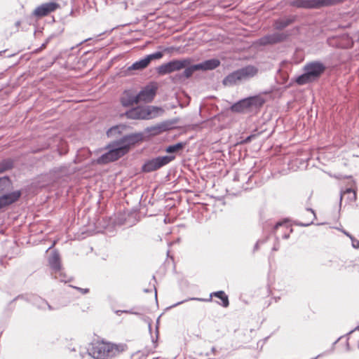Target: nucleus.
Wrapping results in <instances>:
<instances>
[{
	"label": "nucleus",
	"instance_id": "1",
	"mask_svg": "<svg viewBox=\"0 0 359 359\" xmlns=\"http://www.w3.org/2000/svg\"><path fill=\"white\" fill-rule=\"evenodd\" d=\"M143 135L142 133H133L124 136L120 140L115 142L108 152L99 157L97 163L105 164L116 161L129 151L131 145L141 141Z\"/></svg>",
	"mask_w": 359,
	"mask_h": 359
},
{
	"label": "nucleus",
	"instance_id": "2",
	"mask_svg": "<svg viewBox=\"0 0 359 359\" xmlns=\"http://www.w3.org/2000/svg\"><path fill=\"white\" fill-rule=\"evenodd\" d=\"M124 344H114L107 341H95L92 342L88 353L94 359H112L126 350Z\"/></svg>",
	"mask_w": 359,
	"mask_h": 359
},
{
	"label": "nucleus",
	"instance_id": "3",
	"mask_svg": "<svg viewBox=\"0 0 359 359\" xmlns=\"http://www.w3.org/2000/svg\"><path fill=\"white\" fill-rule=\"evenodd\" d=\"M325 66L320 62L313 61L306 64L304 73L296 79L299 85H304L318 79L325 70Z\"/></svg>",
	"mask_w": 359,
	"mask_h": 359
},
{
	"label": "nucleus",
	"instance_id": "4",
	"mask_svg": "<svg viewBox=\"0 0 359 359\" xmlns=\"http://www.w3.org/2000/svg\"><path fill=\"white\" fill-rule=\"evenodd\" d=\"M258 69L252 65H248L229 74L223 80L224 86H233L248 81L257 75Z\"/></svg>",
	"mask_w": 359,
	"mask_h": 359
},
{
	"label": "nucleus",
	"instance_id": "5",
	"mask_svg": "<svg viewBox=\"0 0 359 359\" xmlns=\"http://www.w3.org/2000/svg\"><path fill=\"white\" fill-rule=\"evenodd\" d=\"M264 100L259 96L250 97L241 100L231 107V110L236 113H245L259 108Z\"/></svg>",
	"mask_w": 359,
	"mask_h": 359
},
{
	"label": "nucleus",
	"instance_id": "6",
	"mask_svg": "<svg viewBox=\"0 0 359 359\" xmlns=\"http://www.w3.org/2000/svg\"><path fill=\"white\" fill-rule=\"evenodd\" d=\"M158 110V107L152 106L137 107L126 111V115L131 119H150L155 116L154 114Z\"/></svg>",
	"mask_w": 359,
	"mask_h": 359
},
{
	"label": "nucleus",
	"instance_id": "7",
	"mask_svg": "<svg viewBox=\"0 0 359 359\" xmlns=\"http://www.w3.org/2000/svg\"><path fill=\"white\" fill-rule=\"evenodd\" d=\"M340 0H293L290 5L302 8H320L338 4Z\"/></svg>",
	"mask_w": 359,
	"mask_h": 359
},
{
	"label": "nucleus",
	"instance_id": "8",
	"mask_svg": "<svg viewBox=\"0 0 359 359\" xmlns=\"http://www.w3.org/2000/svg\"><path fill=\"white\" fill-rule=\"evenodd\" d=\"M191 63L189 58L182 60H173L160 65L157 68V72L161 75H165L175 71H180Z\"/></svg>",
	"mask_w": 359,
	"mask_h": 359
},
{
	"label": "nucleus",
	"instance_id": "9",
	"mask_svg": "<svg viewBox=\"0 0 359 359\" xmlns=\"http://www.w3.org/2000/svg\"><path fill=\"white\" fill-rule=\"evenodd\" d=\"M175 158V156H158L147 161L143 165V170L147 172H150L156 170L161 167L168 165Z\"/></svg>",
	"mask_w": 359,
	"mask_h": 359
},
{
	"label": "nucleus",
	"instance_id": "10",
	"mask_svg": "<svg viewBox=\"0 0 359 359\" xmlns=\"http://www.w3.org/2000/svg\"><path fill=\"white\" fill-rule=\"evenodd\" d=\"M48 262L53 271L55 278L59 279L60 281L67 282L68 280L65 278V276L62 272L60 255L57 252L53 251L51 252Z\"/></svg>",
	"mask_w": 359,
	"mask_h": 359
},
{
	"label": "nucleus",
	"instance_id": "11",
	"mask_svg": "<svg viewBox=\"0 0 359 359\" xmlns=\"http://www.w3.org/2000/svg\"><path fill=\"white\" fill-rule=\"evenodd\" d=\"M286 39V35L283 33H273L271 34L266 35L260 38L257 43L262 46H266L269 44H274L276 43L281 42Z\"/></svg>",
	"mask_w": 359,
	"mask_h": 359
},
{
	"label": "nucleus",
	"instance_id": "12",
	"mask_svg": "<svg viewBox=\"0 0 359 359\" xmlns=\"http://www.w3.org/2000/svg\"><path fill=\"white\" fill-rule=\"evenodd\" d=\"M156 88L153 86H147L143 88L137 95L136 99L137 102H150L156 95Z\"/></svg>",
	"mask_w": 359,
	"mask_h": 359
},
{
	"label": "nucleus",
	"instance_id": "13",
	"mask_svg": "<svg viewBox=\"0 0 359 359\" xmlns=\"http://www.w3.org/2000/svg\"><path fill=\"white\" fill-rule=\"evenodd\" d=\"M59 5L55 2L43 4L38 6L34 11V15L38 17L47 15L48 13L55 11Z\"/></svg>",
	"mask_w": 359,
	"mask_h": 359
},
{
	"label": "nucleus",
	"instance_id": "14",
	"mask_svg": "<svg viewBox=\"0 0 359 359\" xmlns=\"http://www.w3.org/2000/svg\"><path fill=\"white\" fill-rule=\"evenodd\" d=\"M20 196L21 192L20 191H15L1 196L0 197V209L15 203L20 198Z\"/></svg>",
	"mask_w": 359,
	"mask_h": 359
},
{
	"label": "nucleus",
	"instance_id": "15",
	"mask_svg": "<svg viewBox=\"0 0 359 359\" xmlns=\"http://www.w3.org/2000/svg\"><path fill=\"white\" fill-rule=\"evenodd\" d=\"M212 297H217L220 299L222 302L221 304L224 307H227L229 306V299L228 296L225 294L224 292L223 291H217L215 292L210 294V298L208 299H201V298H191L192 300H198V301H206L210 302L211 301V299Z\"/></svg>",
	"mask_w": 359,
	"mask_h": 359
},
{
	"label": "nucleus",
	"instance_id": "16",
	"mask_svg": "<svg viewBox=\"0 0 359 359\" xmlns=\"http://www.w3.org/2000/svg\"><path fill=\"white\" fill-rule=\"evenodd\" d=\"M168 129V126L165 123H158L155 126L147 127L145 133L150 135H157Z\"/></svg>",
	"mask_w": 359,
	"mask_h": 359
},
{
	"label": "nucleus",
	"instance_id": "17",
	"mask_svg": "<svg viewBox=\"0 0 359 359\" xmlns=\"http://www.w3.org/2000/svg\"><path fill=\"white\" fill-rule=\"evenodd\" d=\"M220 65V62L217 59H211L205 60L201 63L196 64V67L199 70H212L217 68Z\"/></svg>",
	"mask_w": 359,
	"mask_h": 359
},
{
	"label": "nucleus",
	"instance_id": "18",
	"mask_svg": "<svg viewBox=\"0 0 359 359\" xmlns=\"http://www.w3.org/2000/svg\"><path fill=\"white\" fill-rule=\"evenodd\" d=\"M121 102L123 106L129 107L134 104H137L136 95H134L130 91H125L121 97Z\"/></svg>",
	"mask_w": 359,
	"mask_h": 359
},
{
	"label": "nucleus",
	"instance_id": "19",
	"mask_svg": "<svg viewBox=\"0 0 359 359\" xmlns=\"http://www.w3.org/2000/svg\"><path fill=\"white\" fill-rule=\"evenodd\" d=\"M149 65L148 60L144 57L128 67V70H142Z\"/></svg>",
	"mask_w": 359,
	"mask_h": 359
},
{
	"label": "nucleus",
	"instance_id": "20",
	"mask_svg": "<svg viewBox=\"0 0 359 359\" xmlns=\"http://www.w3.org/2000/svg\"><path fill=\"white\" fill-rule=\"evenodd\" d=\"M292 21L293 20L291 18L277 20L274 23V27L276 29L281 30L290 25Z\"/></svg>",
	"mask_w": 359,
	"mask_h": 359
},
{
	"label": "nucleus",
	"instance_id": "21",
	"mask_svg": "<svg viewBox=\"0 0 359 359\" xmlns=\"http://www.w3.org/2000/svg\"><path fill=\"white\" fill-rule=\"evenodd\" d=\"M345 197H347L350 202L355 201L356 200V193L351 188L346 189V191L341 194V200Z\"/></svg>",
	"mask_w": 359,
	"mask_h": 359
},
{
	"label": "nucleus",
	"instance_id": "22",
	"mask_svg": "<svg viewBox=\"0 0 359 359\" xmlns=\"http://www.w3.org/2000/svg\"><path fill=\"white\" fill-rule=\"evenodd\" d=\"M187 145L186 142H178L175 144L170 145L166 147L165 151L169 154L178 152L180 150L184 148Z\"/></svg>",
	"mask_w": 359,
	"mask_h": 359
},
{
	"label": "nucleus",
	"instance_id": "23",
	"mask_svg": "<svg viewBox=\"0 0 359 359\" xmlns=\"http://www.w3.org/2000/svg\"><path fill=\"white\" fill-rule=\"evenodd\" d=\"M11 187V182L8 177H0V193L8 191Z\"/></svg>",
	"mask_w": 359,
	"mask_h": 359
},
{
	"label": "nucleus",
	"instance_id": "24",
	"mask_svg": "<svg viewBox=\"0 0 359 359\" xmlns=\"http://www.w3.org/2000/svg\"><path fill=\"white\" fill-rule=\"evenodd\" d=\"M196 65H191V64L189 65H187L186 67L184 68V71L183 72L182 76L186 79H188L190 76H191L194 72L199 70L198 67H196Z\"/></svg>",
	"mask_w": 359,
	"mask_h": 359
},
{
	"label": "nucleus",
	"instance_id": "25",
	"mask_svg": "<svg viewBox=\"0 0 359 359\" xmlns=\"http://www.w3.org/2000/svg\"><path fill=\"white\" fill-rule=\"evenodd\" d=\"M13 166V161L10 159L4 160L0 162V173L3 172Z\"/></svg>",
	"mask_w": 359,
	"mask_h": 359
},
{
	"label": "nucleus",
	"instance_id": "26",
	"mask_svg": "<svg viewBox=\"0 0 359 359\" xmlns=\"http://www.w3.org/2000/svg\"><path fill=\"white\" fill-rule=\"evenodd\" d=\"M35 304L41 309H52L51 306L48 304V302L41 298H37L35 300Z\"/></svg>",
	"mask_w": 359,
	"mask_h": 359
},
{
	"label": "nucleus",
	"instance_id": "27",
	"mask_svg": "<svg viewBox=\"0 0 359 359\" xmlns=\"http://www.w3.org/2000/svg\"><path fill=\"white\" fill-rule=\"evenodd\" d=\"M163 55L162 52H156L154 53L147 55L145 57L148 60V62L149 64L151 60L161 59L163 57Z\"/></svg>",
	"mask_w": 359,
	"mask_h": 359
},
{
	"label": "nucleus",
	"instance_id": "28",
	"mask_svg": "<svg viewBox=\"0 0 359 359\" xmlns=\"http://www.w3.org/2000/svg\"><path fill=\"white\" fill-rule=\"evenodd\" d=\"M351 244H352L353 248H354L355 249L359 248V241L355 239L353 237H351Z\"/></svg>",
	"mask_w": 359,
	"mask_h": 359
},
{
	"label": "nucleus",
	"instance_id": "29",
	"mask_svg": "<svg viewBox=\"0 0 359 359\" xmlns=\"http://www.w3.org/2000/svg\"><path fill=\"white\" fill-rule=\"evenodd\" d=\"M76 289L80 290L83 294H87L89 292V290L87 288L82 289V288L76 287Z\"/></svg>",
	"mask_w": 359,
	"mask_h": 359
},
{
	"label": "nucleus",
	"instance_id": "30",
	"mask_svg": "<svg viewBox=\"0 0 359 359\" xmlns=\"http://www.w3.org/2000/svg\"><path fill=\"white\" fill-rule=\"evenodd\" d=\"M312 222H313V220H311V222H309L308 223H305V224L298 223L297 224L299 226H307L310 225Z\"/></svg>",
	"mask_w": 359,
	"mask_h": 359
},
{
	"label": "nucleus",
	"instance_id": "31",
	"mask_svg": "<svg viewBox=\"0 0 359 359\" xmlns=\"http://www.w3.org/2000/svg\"><path fill=\"white\" fill-rule=\"evenodd\" d=\"M306 210H307L308 212H310L312 214V215H313V218H315V217H316L315 212H314V211H313L312 209H311V208H307V209H306Z\"/></svg>",
	"mask_w": 359,
	"mask_h": 359
},
{
	"label": "nucleus",
	"instance_id": "32",
	"mask_svg": "<svg viewBox=\"0 0 359 359\" xmlns=\"http://www.w3.org/2000/svg\"><path fill=\"white\" fill-rule=\"evenodd\" d=\"M284 224V222H278L276 226H275V229H278L279 226H282L283 224Z\"/></svg>",
	"mask_w": 359,
	"mask_h": 359
},
{
	"label": "nucleus",
	"instance_id": "33",
	"mask_svg": "<svg viewBox=\"0 0 359 359\" xmlns=\"http://www.w3.org/2000/svg\"><path fill=\"white\" fill-rule=\"evenodd\" d=\"M343 233L346 235L348 237H349L351 238V237H353L350 233H348V232H346V231H343Z\"/></svg>",
	"mask_w": 359,
	"mask_h": 359
},
{
	"label": "nucleus",
	"instance_id": "34",
	"mask_svg": "<svg viewBox=\"0 0 359 359\" xmlns=\"http://www.w3.org/2000/svg\"><path fill=\"white\" fill-rule=\"evenodd\" d=\"M20 23H21V22H20V21H17V22H15V25H16V27H18L20 25Z\"/></svg>",
	"mask_w": 359,
	"mask_h": 359
},
{
	"label": "nucleus",
	"instance_id": "35",
	"mask_svg": "<svg viewBox=\"0 0 359 359\" xmlns=\"http://www.w3.org/2000/svg\"><path fill=\"white\" fill-rule=\"evenodd\" d=\"M186 301H187V300H185V302H186ZM183 302H184V301L177 302V303H176V304L174 305V306H177V305H180V304H182V303H183Z\"/></svg>",
	"mask_w": 359,
	"mask_h": 359
},
{
	"label": "nucleus",
	"instance_id": "36",
	"mask_svg": "<svg viewBox=\"0 0 359 359\" xmlns=\"http://www.w3.org/2000/svg\"><path fill=\"white\" fill-rule=\"evenodd\" d=\"M283 238H285V239H287V238H289V235H288V234H285V235L283 236Z\"/></svg>",
	"mask_w": 359,
	"mask_h": 359
},
{
	"label": "nucleus",
	"instance_id": "37",
	"mask_svg": "<svg viewBox=\"0 0 359 359\" xmlns=\"http://www.w3.org/2000/svg\"><path fill=\"white\" fill-rule=\"evenodd\" d=\"M113 130H114V129H113V128H111V129H110V130L107 132L108 135H109V133H112Z\"/></svg>",
	"mask_w": 359,
	"mask_h": 359
},
{
	"label": "nucleus",
	"instance_id": "38",
	"mask_svg": "<svg viewBox=\"0 0 359 359\" xmlns=\"http://www.w3.org/2000/svg\"><path fill=\"white\" fill-rule=\"evenodd\" d=\"M118 312H122L121 311H117L116 313H118ZM123 312H125V313H128L127 311H123Z\"/></svg>",
	"mask_w": 359,
	"mask_h": 359
},
{
	"label": "nucleus",
	"instance_id": "39",
	"mask_svg": "<svg viewBox=\"0 0 359 359\" xmlns=\"http://www.w3.org/2000/svg\"><path fill=\"white\" fill-rule=\"evenodd\" d=\"M211 351H212V353H214V352H215V348L214 347H212V349H211Z\"/></svg>",
	"mask_w": 359,
	"mask_h": 359
},
{
	"label": "nucleus",
	"instance_id": "40",
	"mask_svg": "<svg viewBox=\"0 0 359 359\" xmlns=\"http://www.w3.org/2000/svg\"><path fill=\"white\" fill-rule=\"evenodd\" d=\"M359 330V325L357 327H355L354 330Z\"/></svg>",
	"mask_w": 359,
	"mask_h": 359
},
{
	"label": "nucleus",
	"instance_id": "41",
	"mask_svg": "<svg viewBox=\"0 0 359 359\" xmlns=\"http://www.w3.org/2000/svg\"><path fill=\"white\" fill-rule=\"evenodd\" d=\"M313 359H316V358H313Z\"/></svg>",
	"mask_w": 359,
	"mask_h": 359
}]
</instances>
